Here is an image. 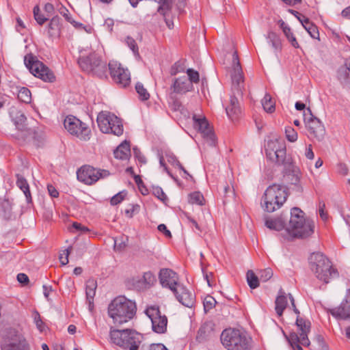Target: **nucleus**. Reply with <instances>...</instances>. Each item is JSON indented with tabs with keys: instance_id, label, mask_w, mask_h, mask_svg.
<instances>
[{
	"instance_id": "57",
	"label": "nucleus",
	"mask_w": 350,
	"mask_h": 350,
	"mask_svg": "<svg viewBox=\"0 0 350 350\" xmlns=\"http://www.w3.org/2000/svg\"><path fill=\"white\" fill-rule=\"evenodd\" d=\"M126 247L125 242H114L113 250L115 252H120Z\"/></svg>"
},
{
	"instance_id": "28",
	"label": "nucleus",
	"mask_w": 350,
	"mask_h": 350,
	"mask_svg": "<svg viewBox=\"0 0 350 350\" xmlns=\"http://www.w3.org/2000/svg\"><path fill=\"white\" fill-rule=\"evenodd\" d=\"M156 282V278L151 271L145 272L142 278L136 283V287L139 288H147L152 286Z\"/></svg>"
},
{
	"instance_id": "18",
	"label": "nucleus",
	"mask_w": 350,
	"mask_h": 350,
	"mask_svg": "<svg viewBox=\"0 0 350 350\" xmlns=\"http://www.w3.org/2000/svg\"><path fill=\"white\" fill-rule=\"evenodd\" d=\"M307 111L309 113V118H308L307 114L305 113L304 122L310 137L317 141L323 140L325 135L324 125L319 119L311 114V111L309 108L307 109Z\"/></svg>"
},
{
	"instance_id": "49",
	"label": "nucleus",
	"mask_w": 350,
	"mask_h": 350,
	"mask_svg": "<svg viewBox=\"0 0 350 350\" xmlns=\"http://www.w3.org/2000/svg\"><path fill=\"white\" fill-rule=\"evenodd\" d=\"M70 230L74 232H81V233H85L88 232V229L85 227L82 226L81 224L77 222H74L72 224V227L70 228Z\"/></svg>"
},
{
	"instance_id": "53",
	"label": "nucleus",
	"mask_w": 350,
	"mask_h": 350,
	"mask_svg": "<svg viewBox=\"0 0 350 350\" xmlns=\"http://www.w3.org/2000/svg\"><path fill=\"white\" fill-rule=\"evenodd\" d=\"M315 341L319 345V350H327V347L326 346L323 338L321 336L317 335L315 338Z\"/></svg>"
},
{
	"instance_id": "30",
	"label": "nucleus",
	"mask_w": 350,
	"mask_h": 350,
	"mask_svg": "<svg viewBox=\"0 0 350 350\" xmlns=\"http://www.w3.org/2000/svg\"><path fill=\"white\" fill-rule=\"evenodd\" d=\"M131 154L130 145L127 142L122 143L114 150L113 154L116 159L126 160Z\"/></svg>"
},
{
	"instance_id": "14",
	"label": "nucleus",
	"mask_w": 350,
	"mask_h": 350,
	"mask_svg": "<svg viewBox=\"0 0 350 350\" xmlns=\"http://www.w3.org/2000/svg\"><path fill=\"white\" fill-rule=\"evenodd\" d=\"M26 67L35 77L45 82H53L55 80L53 73L42 62L36 60L31 55H26L24 58Z\"/></svg>"
},
{
	"instance_id": "36",
	"label": "nucleus",
	"mask_w": 350,
	"mask_h": 350,
	"mask_svg": "<svg viewBox=\"0 0 350 350\" xmlns=\"http://www.w3.org/2000/svg\"><path fill=\"white\" fill-rule=\"evenodd\" d=\"M18 98L23 103H29L31 100L30 90L25 87L21 88L18 92Z\"/></svg>"
},
{
	"instance_id": "33",
	"label": "nucleus",
	"mask_w": 350,
	"mask_h": 350,
	"mask_svg": "<svg viewBox=\"0 0 350 350\" xmlns=\"http://www.w3.org/2000/svg\"><path fill=\"white\" fill-rule=\"evenodd\" d=\"M96 287L97 284L94 280H88L87 281L85 293L87 299L90 304L93 301L94 297L95 296Z\"/></svg>"
},
{
	"instance_id": "61",
	"label": "nucleus",
	"mask_w": 350,
	"mask_h": 350,
	"mask_svg": "<svg viewBox=\"0 0 350 350\" xmlns=\"http://www.w3.org/2000/svg\"><path fill=\"white\" fill-rule=\"evenodd\" d=\"M133 152L135 153L136 158H137L139 162L143 163H146V161L145 157L141 154V152L137 148H133Z\"/></svg>"
},
{
	"instance_id": "44",
	"label": "nucleus",
	"mask_w": 350,
	"mask_h": 350,
	"mask_svg": "<svg viewBox=\"0 0 350 350\" xmlns=\"http://www.w3.org/2000/svg\"><path fill=\"white\" fill-rule=\"evenodd\" d=\"M286 139L291 142H295L297 139V133L291 126H287L285 129Z\"/></svg>"
},
{
	"instance_id": "55",
	"label": "nucleus",
	"mask_w": 350,
	"mask_h": 350,
	"mask_svg": "<svg viewBox=\"0 0 350 350\" xmlns=\"http://www.w3.org/2000/svg\"><path fill=\"white\" fill-rule=\"evenodd\" d=\"M154 195L158 198L159 200L163 201L166 198V196L163 191L162 189L160 187H157L154 189L153 191Z\"/></svg>"
},
{
	"instance_id": "27",
	"label": "nucleus",
	"mask_w": 350,
	"mask_h": 350,
	"mask_svg": "<svg viewBox=\"0 0 350 350\" xmlns=\"http://www.w3.org/2000/svg\"><path fill=\"white\" fill-rule=\"evenodd\" d=\"M279 25L280 28L282 29L283 33L285 37L290 42V44L295 49L299 48V44L295 36L292 31L291 27L284 23L282 20L279 21Z\"/></svg>"
},
{
	"instance_id": "51",
	"label": "nucleus",
	"mask_w": 350,
	"mask_h": 350,
	"mask_svg": "<svg viewBox=\"0 0 350 350\" xmlns=\"http://www.w3.org/2000/svg\"><path fill=\"white\" fill-rule=\"evenodd\" d=\"M168 161L171 163L172 165L177 166L180 170H181L184 172V174L189 175L187 170L183 167V165L174 156H170L168 159Z\"/></svg>"
},
{
	"instance_id": "63",
	"label": "nucleus",
	"mask_w": 350,
	"mask_h": 350,
	"mask_svg": "<svg viewBox=\"0 0 350 350\" xmlns=\"http://www.w3.org/2000/svg\"><path fill=\"white\" fill-rule=\"evenodd\" d=\"M17 280L21 284H26L29 281L28 276L25 273H18L17 275Z\"/></svg>"
},
{
	"instance_id": "35",
	"label": "nucleus",
	"mask_w": 350,
	"mask_h": 350,
	"mask_svg": "<svg viewBox=\"0 0 350 350\" xmlns=\"http://www.w3.org/2000/svg\"><path fill=\"white\" fill-rule=\"evenodd\" d=\"M303 27L313 38L319 37V31L316 25L312 23L309 19H304L303 21Z\"/></svg>"
},
{
	"instance_id": "24",
	"label": "nucleus",
	"mask_w": 350,
	"mask_h": 350,
	"mask_svg": "<svg viewBox=\"0 0 350 350\" xmlns=\"http://www.w3.org/2000/svg\"><path fill=\"white\" fill-rule=\"evenodd\" d=\"M336 77L341 84L350 87V62L346 61L338 68Z\"/></svg>"
},
{
	"instance_id": "23",
	"label": "nucleus",
	"mask_w": 350,
	"mask_h": 350,
	"mask_svg": "<svg viewBox=\"0 0 350 350\" xmlns=\"http://www.w3.org/2000/svg\"><path fill=\"white\" fill-rule=\"evenodd\" d=\"M193 84L188 80L187 77L183 76L178 78H176L172 85V89L174 92L176 94H185L193 90Z\"/></svg>"
},
{
	"instance_id": "3",
	"label": "nucleus",
	"mask_w": 350,
	"mask_h": 350,
	"mask_svg": "<svg viewBox=\"0 0 350 350\" xmlns=\"http://www.w3.org/2000/svg\"><path fill=\"white\" fill-rule=\"evenodd\" d=\"M314 221L304 217V213L298 207L291 210L289 224L286 228L288 234L293 238L307 239L314 232Z\"/></svg>"
},
{
	"instance_id": "34",
	"label": "nucleus",
	"mask_w": 350,
	"mask_h": 350,
	"mask_svg": "<svg viewBox=\"0 0 350 350\" xmlns=\"http://www.w3.org/2000/svg\"><path fill=\"white\" fill-rule=\"evenodd\" d=\"M262 105L265 111L272 113L275 111V102L269 94H266L262 99Z\"/></svg>"
},
{
	"instance_id": "37",
	"label": "nucleus",
	"mask_w": 350,
	"mask_h": 350,
	"mask_svg": "<svg viewBox=\"0 0 350 350\" xmlns=\"http://www.w3.org/2000/svg\"><path fill=\"white\" fill-rule=\"evenodd\" d=\"M188 201L192 204H196L198 205H203L204 198L200 192L195 191L189 195Z\"/></svg>"
},
{
	"instance_id": "39",
	"label": "nucleus",
	"mask_w": 350,
	"mask_h": 350,
	"mask_svg": "<svg viewBox=\"0 0 350 350\" xmlns=\"http://www.w3.org/2000/svg\"><path fill=\"white\" fill-rule=\"evenodd\" d=\"M74 249V246H70L68 248L62 249L59 251V259L62 265H66L68 263V256Z\"/></svg>"
},
{
	"instance_id": "15",
	"label": "nucleus",
	"mask_w": 350,
	"mask_h": 350,
	"mask_svg": "<svg viewBox=\"0 0 350 350\" xmlns=\"http://www.w3.org/2000/svg\"><path fill=\"white\" fill-rule=\"evenodd\" d=\"M64 125L70 135L81 140L87 141L90 137L91 131L89 127L75 116H67L64 120Z\"/></svg>"
},
{
	"instance_id": "1",
	"label": "nucleus",
	"mask_w": 350,
	"mask_h": 350,
	"mask_svg": "<svg viewBox=\"0 0 350 350\" xmlns=\"http://www.w3.org/2000/svg\"><path fill=\"white\" fill-rule=\"evenodd\" d=\"M230 76L233 94L230 96L229 103L226 106V112L230 120H235L241 113V107L237 96H241L245 89L243 73L237 51H234L232 55Z\"/></svg>"
},
{
	"instance_id": "52",
	"label": "nucleus",
	"mask_w": 350,
	"mask_h": 350,
	"mask_svg": "<svg viewBox=\"0 0 350 350\" xmlns=\"http://www.w3.org/2000/svg\"><path fill=\"white\" fill-rule=\"evenodd\" d=\"M34 322H35L38 329L42 332L43 330L44 326L43 322L42 321V320L40 319V316L38 312H36L34 314Z\"/></svg>"
},
{
	"instance_id": "43",
	"label": "nucleus",
	"mask_w": 350,
	"mask_h": 350,
	"mask_svg": "<svg viewBox=\"0 0 350 350\" xmlns=\"http://www.w3.org/2000/svg\"><path fill=\"white\" fill-rule=\"evenodd\" d=\"M140 350H168L165 345L161 343H153L150 345H142Z\"/></svg>"
},
{
	"instance_id": "10",
	"label": "nucleus",
	"mask_w": 350,
	"mask_h": 350,
	"mask_svg": "<svg viewBox=\"0 0 350 350\" xmlns=\"http://www.w3.org/2000/svg\"><path fill=\"white\" fill-rule=\"evenodd\" d=\"M295 324L297 332H292L289 336H284L293 350H303L301 345L308 347L310 345L308 335L310 331L311 323L309 321L297 317Z\"/></svg>"
},
{
	"instance_id": "50",
	"label": "nucleus",
	"mask_w": 350,
	"mask_h": 350,
	"mask_svg": "<svg viewBox=\"0 0 350 350\" xmlns=\"http://www.w3.org/2000/svg\"><path fill=\"white\" fill-rule=\"evenodd\" d=\"M184 72V68L180 62H176L170 69L171 75H176L179 72Z\"/></svg>"
},
{
	"instance_id": "59",
	"label": "nucleus",
	"mask_w": 350,
	"mask_h": 350,
	"mask_svg": "<svg viewBox=\"0 0 350 350\" xmlns=\"http://www.w3.org/2000/svg\"><path fill=\"white\" fill-rule=\"evenodd\" d=\"M48 192L49 195L53 198H57L59 196V192L57 189L51 185L47 187Z\"/></svg>"
},
{
	"instance_id": "64",
	"label": "nucleus",
	"mask_w": 350,
	"mask_h": 350,
	"mask_svg": "<svg viewBox=\"0 0 350 350\" xmlns=\"http://www.w3.org/2000/svg\"><path fill=\"white\" fill-rule=\"evenodd\" d=\"M305 155H306V157L308 159H314V152L312 151V146L311 145H309L308 146V148H306Z\"/></svg>"
},
{
	"instance_id": "7",
	"label": "nucleus",
	"mask_w": 350,
	"mask_h": 350,
	"mask_svg": "<svg viewBox=\"0 0 350 350\" xmlns=\"http://www.w3.org/2000/svg\"><path fill=\"white\" fill-rule=\"evenodd\" d=\"M220 339L227 350H250L252 339L239 329H226Z\"/></svg>"
},
{
	"instance_id": "16",
	"label": "nucleus",
	"mask_w": 350,
	"mask_h": 350,
	"mask_svg": "<svg viewBox=\"0 0 350 350\" xmlns=\"http://www.w3.org/2000/svg\"><path fill=\"white\" fill-rule=\"evenodd\" d=\"M110 175L108 170L96 169L90 165H83L77 172V179L85 185H91L100 178Z\"/></svg>"
},
{
	"instance_id": "31",
	"label": "nucleus",
	"mask_w": 350,
	"mask_h": 350,
	"mask_svg": "<svg viewBox=\"0 0 350 350\" xmlns=\"http://www.w3.org/2000/svg\"><path fill=\"white\" fill-rule=\"evenodd\" d=\"M265 226L275 230H281L285 226V221L282 217L268 218L265 219Z\"/></svg>"
},
{
	"instance_id": "32",
	"label": "nucleus",
	"mask_w": 350,
	"mask_h": 350,
	"mask_svg": "<svg viewBox=\"0 0 350 350\" xmlns=\"http://www.w3.org/2000/svg\"><path fill=\"white\" fill-rule=\"evenodd\" d=\"M16 185L24 193L27 201L29 202L31 200V196L29 190V187L27 181L23 176L17 175Z\"/></svg>"
},
{
	"instance_id": "8",
	"label": "nucleus",
	"mask_w": 350,
	"mask_h": 350,
	"mask_svg": "<svg viewBox=\"0 0 350 350\" xmlns=\"http://www.w3.org/2000/svg\"><path fill=\"white\" fill-rule=\"evenodd\" d=\"M142 336L129 329H111V341L125 350H138L142 341Z\"/></svg>"
},
{
	"instance_id": "26",
	"label": "nucleus",
	"mask_w": 350,
	"mask_h": 350,
	"mask_svg": "<svg viewBox=\"0 0 350 350\" xmlns=\"http://www.w3.org/2000/svg\"><path fill=\"white\" fill-rule=\"evenodd\" d=\"M266 39L268 44L273 49V52L277 55L282 49V43L280 36L273 31H269L266 35Z\"/></svg>"
},
{
	"instance_id": "2",
	"label": "nucleus",
	"mask_w": 350,
	"mask_h": 350,
	"mask_svg": "<svg viewBox=\"0 0 350 350\" xmlns=\"http://www.w3.org/2000/svg\"><path fill=\"white\" fill-rule=\"evenodd\" d=\"M267 158L278 165H282L286 170H291L292 183L298 185L300 182L301 173L299 168L293 163L292 158L286 156V145L284 141L274 139L267 142L265 146Z\"/></svg>"
},
{
	"instance_id": "47",
	"label": "nucleus",
	"mask_w": 350,
	"mask_h": 350,
	"mask_svg": "<svg viewBox=\"0 0 350 350\" xmlns=\"http://www.w3.org/2000/svg\"><path fill=\"white\" fill-rule=\"evenodd\" d=\"M273 276V271L270 268H267L260 271V280L262 282L268 281Z\"/></svg>"
},
{
	"instance_id": "25",
	"label": "nucleus",
	"mask_w": 350,
	"mask_h": 350,
	"mask_svg": "<svg viewBox=\"0 0 350 350\" xmlns=\"http://www.w3.org/2000/svg\"><path fill=\"white\" fill-rule=\"evenodd\" d=\"M61 18L56 16L51 18L47 26V35L49 38L54 39L59 38L61 34Z\"/></svg>"
},
{
	"instance_id": "45",
	"label": "nucleus",
	"mask_w": 350,
	"mask_h": 350,
	"mask_svg": "<svg viewBox=\"0 0 350 350\" xmlns=\"http://www.w3.org/2000/svg\"><path fill=\"white\" fill-rule=\"evenodd\" d=\"M187 74L189 77L187 79L191 82V84L199 82L200 75L198 71L194 70L192 68H189L187 70Z\"/></svg>"
},
{
	"instance_id": "41",
	"label": "nucleus",
	"mask_w": 350,
	"mask_h": 350,
	"mask_svg": "<svg viewBox=\"0 0 350 350\" xmlns=\"http://www.w3.org/2000/svg\"><path fill=\"white\" fill-rule=\"evenodd\" d=\"M33 12L34 18L39 25H42L47 21V18L40 13V10L38 5H36L33 8Z\"/></svg>"
},
{
	"instance_id": "20",
	"label": "nucleus",
	"mask_w": 350,
	"mask_h": 350,
	"mask_svg": "<svg viewBox=\"0 0 350 350\" xmlns=\"http://www.w3.org/2000/svg\"><path fill=\"white\" fill-rule=\"evenodd\" d=\"M111 77L116 83L122 88H126L131 83V75L128 69L122 66L117 62L109 63Z\"/></svg>"
},
{
	"instance_id": "21",
	"label": "nucleus",
	"mask_w": 350,
	"mask_h": 350,
	"mask_svg": "<svg viewBox=\"0 0 350 350\" xmlns=\"http://www.w3.org/2000/svg\"><path fill=\"white\" fill-rule=\"evenodd\" d=\"M159 278L163 287L168 288L171 291H175L178 286V276L176 272L170 269H161L159 272Z\"/></svg>"
},
{
	"instance_id": "4",
	"label": "nucleus",
	"mask_w": 350,
	"mask_h": 350,
	"mask_svg": "<svg viewBox=\"0 0 350 350\" xmlns=\"http://www.w3.org/2000/svg\"><path fill=\"white\" fill-rule=\"evenodd\" d=\"M135 302L124 296L114 298L108 306V315L116 325L126 323L136 313Z\"/></svg>"
},
{
	"instance_id": "56",
	"label": "nucleus",
	"mask_w": 350,
	"mask_h": 350,
	"mask_svg": "<svg viewBox=\"0 0 350 350\" xmlns=\"http://www.w3.org/2000/svg\"><path fill=\"white\" fill-rule=\"evenodd\" d=\"M157 228L159 232H163L165 234V238L170 239L172 237L170 231L167 229L165 224L159 225Z\"/></svg>"
},
{
	"instance_id": "58",
	"label": "nucleus",
	"mask_w": 350,
	"mask_h": 350,
	"mask_svg": "<svg viewBox=\"0 0 350 350\" xmlns=\"http://www.w3.org/2000/svg\"><path fill=\"white\" fill-rule=\"evenodd\" d=\"M114 25L113 20L111 18H107L105 21L103 27L109 31H111L113 30V27Z\"/></svg>"
},
{
	"instance_id": "11",
	"label": "nucleus",
	"mask_w": 350,
	"mask_h": 350,
	"mask_svg": "<svg viewBox=\"0 0 350 350\" xmlns=\"http://www.w3.org/2000/svg\"><path fill=\"white\" fill-rule=\"evenodd\" d=\"M97 123L103 133L120 136L123 134L124 127L122 120L109 111H101L97 116Z\"/></svg>"
},
{
	"instance_id": "5",
	"label": "nucleus",
	"mask_w": 350,
	"mask_h": 350,
	"mask_svg": "<svg viewBox=\"0 0 350 350\" xmlns=\"http://www.w3.org/2000/svg\"><path fill=\"white\" fill-rule=\"evenodd\" d=\"M309 262L316 277L326 284L338 276L337 269L333 267L331 261L321 252H313Z\"/></svg>"
},
{
	"instance_id": "6",
	"label": "nucleus",
	"mask_w": 350,
	"mask_h": 350,
	"mask_svg": "<svg viewBox=\"0 0 350 350\" xmlns=\"http://www.w3.org/2000/svg\"><path fill=\"white\" fill-rule=\"evenodd\" d=\"M0 350H31V345L21 331L8 327L0 334Z\"/></svg>"
},
{
	"instance_id": "62",
	"label": "nucleus",
	"mask_w": 350,
	"mask_h": 350,
	"mask_svg": "<svg viewBox=\"0 0 350 350\" xmlns=\"http://www.w3.org/2000/svg\"><path fill=\"white\" fill-rule=\"evenodd\" d=\"M202 270V272H203V274H204V278L206 280L208 285L209 286H213V282L211 280V278L213 275V273L212 272L205 273L203 269Z\"/></svg>"
},
{
	"instance_id": "9",
	"label": "nucleus",
	"mask_w": 350,
	"mask_h": 350,
	"mask_svg": "<svg viewBox=\"0 0 350 350\" xmlns=\"http://www.w3.org/2000/svg\"><path fill=\"white\" fill-rule=\"evenodd\" d=\"M286 189L280 185H272L265 191L262 199L265 211L271 213L279 209L287 198Z\"/></svg>"
},
{
	"instance_id": "29",
	"label": "nucleus",
	"mask_w": 350,
	"mask_h": 350,
	"mask_svg": "<svg viewBox=\"0 0 350 350\" xmlns=\"http://www.w3.org/2000/svg\"><path fill=\"white\" fill-rule=\"evenodd\" d=\"M275 312L278 316H282L284 310L287 306V298L285 295V293L282 289H280L278 292V295L276 297L275 301Z\"/></svg>"
},
{
	"instance_id": "17",
	"label": "nucleus",
	"mask_w": 350,
	"mask_h": 350,
	"mask_svg": "<svg viewBox=\"0 0 350 350\" xmlns=\"http://www.w3.org/2000/svg\"><path fill=\"white\" fill-rule=\"evenodd\" d=\"M145 312L151 321L152 329L154 332L163 334L166 332L167 318L165 314H161L159 306H148Z\"/></svg>"
},
{
	"instance_id": "42",
	"label": "nucleus",
	"mask_w": 350,
	"mask_h": 350,
	"mask_svg": "<svg viewBox=\"0 0 350 350\" xmlns=\"http://www.w3.org/2000/svg\"><path fill=\"white\" fill-rule=\"evenodd\" d=\"M125 42L129 49L133 51V54L136 57H139V49L136 41L133 38L128 36L126 37Z\"/></svg>"
},
{
	"instance_id": "38",
	"label": "nucleus",
	"mask_w": 350,
	"mask_h": 350,
	"mask_svg": "<svg viewBox=\"0 0 350 350\" xmlns=\"http://www.w3.org/2000/svg\"><path fill=\"white\" fill-rule=\"evenodd\" d=\"M247 281L249 286L254 289L259 286V279L252 270H249L246 274Z\"/></svg>"
},
{
	"instance_id": "60",
	"label": "nucleus",
	"mask_w": 350,
	"mask_h": 350,
	"mask_svg": "<svg viewBox=\"0 0 350 350\" xmlns=\"http://www.w3.org/2000/svg\"><path fill=\"white\" fill-rule=\"evenodd\" d=\"M60 14H62L66 20L70 23V21L72 20V17L70 16V14H69V12L68 10L64 8V7H62L61 9H60Z\"/></svg>"
},
{
	"instance_id": "54",
	"label": "nucleus",
	"mask_w": 350,
	"mask_h": 350,
	"mask_svg": "<svg viewBox=\"0 0 350 350\" xmlns=\"http://www.w3.org/2000/svg\"><path fill=\"white\" fill-rule=\"evenodd\" d=\"M325 204L324 203H320L319 204V215L323 221H327V219L328 218V215H327V213L325 211Z\"/></svg>"
},
{
	"instance_id": "22",
	"label": "nucleus",
	"mask_w": 350,
	"mask_h": 350,
	"mask_svg": "<svg viewBox=\"0 0 350 350\" xmlns=\"http://www.w3.org/2000/svg\"><path fill=\"white\" fill-rule=\"evenodd\" d=\"M172 291L181 304L188 308L193 306L194 303L193 295L185 286L179 284L175 288V291Z\"/></svg>"
},
{
	"instance_id": "19",
	"label": "nucleus",
	"mask_w": 350,
	"mask_h": 350,
	"mask_svg": "<svg viewBox=\"0 0 350 350\" xmlns=\"http://www.w3.org/2000/svg\"><path fill=\"white\" fill-rule=\"evenodd\" d=\"M193 126L202 135L208 145L214 146L216 142L215 136L205 116L193 114Z\"/></svg>"
},
{
	"instance_id": "48",
	"label": "nucleus",
	"mask_w": 350,
	"mask_h": 350,
	"mask_svg": "<svg viewBox=\"0 0 350 350\" xmlns=\"http://www.w3.org/2000/svg\"><path fill=\"white\" fill-rule=\"evenodd\" d=\"M125 196L126 193L123 191L119 192L118 193L116 194L111 199V204L114 206L120 204L122 201H123Z\"/></svg>"
},
{
	"instance_id": "40",
	"label": "nucleus",
	"mask_w": 350,
	"mask_h": 350,
	"mask_svg": "<svg viewBox=\"0 0 350 350\" xmlns=\"http://www.w3.org/2000/svg\"><path fill=\"white\" fill-rule=\"evenodd\" d=\"M135 90L142 100H146L150 98V94L144 87V85L139 82L135 85Z\"/></svg>"
},
{
	"instance_id": "13",
	"label": "nucleus",
	"mask_w": 350,
	"mask_h": 350,
	"mask_svg": "<svg viewBox=\"0 0 350 350\" xmlns=\"http://www.w3.org/2000/svg\"><path fill=\"white\" fill-rule=\"evenodd\" d=\"M10 116L18 131L27 133L25 134L24 137H27V135L31 136L34 140L38 142V144L42 142L44 135L41 131L27 129V118L21 109L16 107H12L10 109Z\"/></svg>"
},
{
	"instance_id": "12",
	"label": "nucleus",
	"mask_w": 350,
	"mask_h": 350,
	"mask_svg": "<svg viewBox=\"0 0 350 350\" xmlns=\"http://www.w3.org/2000/svg\"><path fill=\"white\" fill-rule=\"evenodd\" d=\"M78 63L81 69L88 73H92L100 78L106 77L107 63L103 61L96 53L80 57Z\"/></svg>"
},
{
	"instance_id": "46",
	"label": "nucleus",
	"mask_w": 350,
	"mask_h": 350,
	"mask_svg": "<svg viewBox=\"0 0 350 350\" xmlns=\"http://www.w3.org/2000/svg\"><path fill=\"white\" fill-rule=\"evenodd\" d=\"M203 304H204V310L206 312V311L210 310L215 306V305L216 304V301L213 297L208 296L204 299Z\"/></svg>"
}]
</instances>
